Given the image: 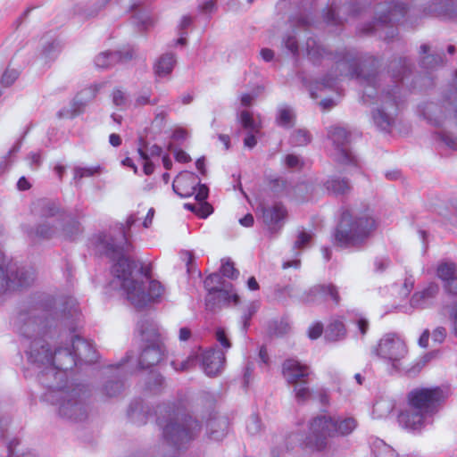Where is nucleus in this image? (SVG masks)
Masks as SVG:
<instances>
[{"label":"nucleus","mask_w":457,"mask_h":457,"mask_svg":"<svg viewBox=\"0 0 457 457\" xmlns=\"http://www.w3.org/2000/svg\"><path fill=\"white\" fill-rule=\"evenodd\" d=\"M291 27L293 28V34L296 33V30L308 29L313 26V21L310 17V13L299 14L293 17L290 20ZM283 46L294 55L297 56L299 54L298 41L295 35H287L283 38Z\"/></svg>","instance_id":"20"},{"label":"nucleus","mask_w":457,"mask_h":457,"mask_svg":"<svg viewBox=\"0 0 457 457\" xmlns=\"http://www.w3.org/2000/svg\"><path fill=\"white\" fill-rule=\"evenodd\" d=\"M196 362V356L191 354L187 357L185 360L179 361L176 359L171 361V366L176 371H186L188 370L191 367H193Z\"/></svg>","instance_id":"50"},{"label":"nucleus","mask_w":457,"mask_h":457,"mask_svg":"<svg viewBox=\"0 0 457 457\" xmlns=\"http://www.w3.org/2000/svg\"><path fill=\"white\" fill-rule=\"evenodd\" d=\"M197 184V177L193 172L184 171L174 179L172 189L178 195L186 198L195 194Z\"/></svg>","instance_id":"30"},{"label":"nucleus","mask_w":457,"mask_h":457,"mask_svg":"<svg viewBox=\"0 0 457 457\" xmlns=\"http://www.w3.org/2000/svg\"><path fill=\"white\" fill-rule=\"evenodd\" d=\"M311 374L310 367L296 359H287L282 364V375L289 385L307 381Z\"/></svg>","instance_id":"21"},{"label":"nucleus","mask_w":457,"mask_h":457,"mask_svg":"<svg viewBox=\"0 0 457 457\" xmlns=\"http://www.w3.org/2000/svg\"><path fill=\"white\" fill-rule=\"evenodd\" d=\"M357 423L353 418H336L327 414H320L313 418L310 423L309 436L303 440L299 433H292L286 438L285 450L294 449L297 445L311 450L321 451L328 445V438L336 436H347L356 428Z\"/></svg>","instance_id":"4"},{"label":"nucleus","mask_w":457,"mask_h":457,"mask_svg":"<svg viewBox=\"0 0 457 457\" xmlns=\"http://www.w3.org/2000/svg\"><path fill=\"white\" fill-rule=\"evenodd\" d=\"M133 58V51L127 49L125 51H106L100 53L95 58V64L98 68H109L116 63H124Z\"/></svg>","instance_id":"31"},{"label":"nucleus","mask_w":457,"mask_h":457,"mask_svg":"<svg viewBox=\"0 0 457 457\" xmlns=\"http://www.w3.org/2000/svg\"><path fill=\"white\" fill-rule=\"evenodd\" d=\"M429 415L424 413L422 411L411 407L401 411L398 415L399 424L409 430H419L428 422Z\"/></svg>","instance_id":"25"},{"label":"nucleus","mask_w":457,"mask_h":457,"mask_svg":"<svg viewBox=\"0 0 457 457\" xmlns=\"http://www.w3.org/2000/svg\"><path fill=\"white\" fill-rule=\"evenodd\" d=\"M127 102H128L127 96L124 92H122L120 89H115L112 92V103L116 106H118L120 108H124L127 105Z\"/></svg>","instance_id":"61"},{"label":"nucleus","mask_w":457,"mask_h":457,"mask_svg":"<svg viewBox=\"0 0 457 457\" xmlns=\"http://www.w3.org/2000/svg\"><path fill=\"white\" fill-rule=\"evenodd\" d=\"M176 64V57L173 54H165L162 55L154 64V72L158 77H166L170 75Z\"/></svg>","instance_id":"36"},{"label":"nucleus","mask_w":457,"mask_h":457,"mask_svg":"<svg viewBox=\"0 0 457 457\" xmlns=\"http://www.w3.org/2000/svg\"><path fill=\"white\" fill-rule=\"evenodd\" d=\"M407 6L403 3L392 2L379 4L376 8L377 17L365 25L361 32L367 35H377L385 41L392 40L397 35V29L393 26L407 14Z\"/></svg>","instance_id":"8"},{"label":"nucleus","mask_w":457,"mask_h":457,"mask_svg":"<svg viewBox=\"0 0 457 457\" xmlns=\"http://www.w3.org/2000/svg\"><path fill=\"white\" fill-rule=\"evenodd\" d=\"M261 428L262 423L260 418L257 415H252L246 423L247 432L253 436L258 434L261 431Z\"/></svg>","instance_id":"58"},{"label":"nucleus","mask_w":457,"mask_h":457,"mask_svg":"<svg viewBox=\"0 0 457 457\" xmlns=\"http://www.w3.org/2000/svg\"><path fill=\"white\" fill-rule=\"evenodd\" d=\"M375 228L376 220L369 207L345 211L335 230V241L341 247L361 248Z\"/></svg>","instance_id":"7"},{"label":"nucleus","mask_w":457,"mask_h":457,"mask_svg":"<svg viewBox=\"0 0 457 457\" xmlns=\"http://www.w3.org/2000/svg\"><path fill=\"white\" fill-rule=\"evenodd\" d=\"M60 51V43L53 39L43 46L42 54L46 59H53Z\"/></svg>","instance_id":"54"},{"label":"nucleus","mask_w":457,"mask_h":457,"mask_svg":"<svg viewBox=\"0 0 457 457\" xmlns=\"http://www.w3.org/2000/svg\"><path fill=\"white\" fill-rule=\"evenodd\" d=\"M42 384L50 389L48 399L56 406L60 418L70 421H82L87 417L91 391L84 384L48 383Z\"/></svg>","instance_id":"5"},{"label":"nucleus","mask_w":457,"mask_h":457,"mask_svg":"<svg viewBox=\"0 0 457 457\" xmlns=\"http://www.w3.org/2000/svg\"><path fill=\"white\" fill-rule=\"evenodd\" d=\"M101 166H92V167H81L75 166L73 168V179L79 180L83 178L93 177L101 172Z\"/></svg>","instance_id":"47"},{"label":"nucleus","mask_w":457,"mask_h":457,"mask_svg":"<svg viewBox=\"0 0 457 457\" xmlns=\"http://www.w3.org/2000/svg\"><path fill=\"white\" fill-rule=\"evenodd\" d=\"M373 453L376 457H396L395 451L383 441L376 443Z\"/></svg>","instance_id":"51"},{"label":"nucleus","mask_w":457,"mask_h":457,"mask_svg":"<svg viewBox=\"0 0 457 457\" xmlns=\"http://www.w3.org/2000/svg\"><path fill=\"white\" fill-rule=\"evenodd\" d=\"M326 189L336 195H345L351 190L349 181L345 179L331 177L324 183Z\"/></svg>","instance_id":"38"},{"label":"nucleus","mask_w":457,"mask_h":457,"mask_svg":"<svg viewBox=\"0 0 457 457\" xmlns=\"http://www.w3.org/2000/svg\"><path fill=\"white\" fill-rule=\"evenodd\" d=\"M262 89V87H258L252 93L243 94L240 97L241 104L245 107L251 106L254 99L260 95Z\"/></svg>","instance_id":"60"},{"label":"nucleus","mask_w":457,"mask_h":457,"mask_svg":"<svg viewBox=\"0 0 457 457\" xmlns=\"http://www.w3.org/2000/svg\"><path fill=\"white\" fill-rule=\"evenodd\" d=\"M204 287L208 290H219L221 288H232L229 282H226L219 273H212L204 279Z\"/></svg>","instance_id":"42"},{"label":"nucleus","mask_w":457,"mask_h":457,"mask_svg":"<svg viewBox=\"0 0 457 457\" xmlns=\"http://www.w3.org/2000/svg\"><path fill=\"white\" fill-rule=\"evenodd\" d=\"M311 141L312 135L305 129L294 130L289 138V142L293 146H304Z\"/></svg>","instance_id":"44"},{"label":"nucleus","mask_w":457,"mask_h":457,"mask_svg":"<svg viewBox=\"0 0 457 457\" xmlns=\"http://www.w3.org/2000/svg\"><path fill=\"white\" fill-rule=\"evenodd\" d=\"M438 292L439 287L436 283H430L423 290L411 296V304L415 308H426L432 303Z\"/></svg>","instance_id":"33"},{"label":"nucleus","mask_w":457,"mask_h":457,"mask_svg":"<svg viewBox=\"0 0 457 457\" xmlns=\"http://www.w3.org/2000/svg\"><path fill=\"white\" fill-rule=\"evenodd\" d=\"M305 52L314 64L323 60L334 62L330 72L317 82V89H333L345 77L357 79L363 87L362 102L375 105L371 111L374 125L383 131L392 128L403 102L402 86L412 70V63L408 58L400 57L390 62L389 77L393 85H384L385 75L378 71L379 60L374 55L347 48L330 52L312 37L306 40Z\"/></svg>","instance_id":"1"},{"label":"nucleus","mask_w":457,"mask_h":457,"mask_svg":"<svg viewBox=\"0 0 457 457\" xmlns=\"http://www.w3.org/2000/svg\"><path fill=\"white\" fill-rule=\"evenodd\" d=\"M137 220L135 214H130L126 225H117V236L114 233L100 232L91 238V242L99 253L114 262L112 272L120 280L128 300L140 309L160 302L164 287L159 281L150 278L146 268L126 256L132 249L128 239L129 230Z\"/></svg>","instance_id":"3"},{"label":"nucleus","mask_w":457,"mask_h":457,"mask_svg":"<svg viewBox=\"0 0 457 457\" xmlns=\"http://www.w3.org/2000/svg\"><path fill=\"white\" fill-rule=\"evenodd\" d=\"M97 93L96 87H90L81 90L73 99L70 109H62L59 116L62 118H73L80 114L86 105L92 101Z\"/></svg>","instance_id":"24"},{"label":"nucleus","mask_w":457,"mask_h":457,"mask_svg":"<svg viewBox=\"0 0 457 457\" xmlns=\"http://www.w3.org/2000/svg\"><path fill=\"white\" fill-rule=\"evenodd\" d=\"M220 272L222 277H227L230 279H236L239 276V271L234 267V263L229 260L222 262Z\"/></svg>","instance_id":"56"},{"label":"nucleus","mask_w":457,"mask_h":457,"mask_svg":"<svg viewBox=\"0 0 457 457\" xmlns=\"http://www.w3.org/2000/svg\"><path fill=\"white\" fill-rule=\"evenodd\" d=\"M445 395L440 387L416 388L408 395L409 404L432 417Z\"/></svg>","instance_id":"14"},{"label":"nucleus","mask_w":457,"mask_h":457,"mask_svg":"<svg viewBox=\"0 0 457 457\" xmlns=\"http://www.w3.org/2000/svg\"><path fill=\"white\" fill-rule=\"evenodd\" d=\"M19 77V71L15 69H6L1 78V84L4 87L12 86Z\"/></svg>","instance_id":"57"},{"label":"nucleus","mask_w":457,"mask_h":457,"mask_svg":"<svg viewBox=\"0 0 457 457\" xmlns=\"http://www.w3.org/2000/svg\"><path fill=\"white\" fill-rule=\"evenodd\" d=\"M137 152L141 157V159L144 161L143 170L144 173L145 175H151L154 170V166L152 162L149 161V156L147 154V152H145L142 145H140L137 149Z\"/></svg>","instance_id":"59"},{"label":"nucleus","mask_w":457,"mask_h":457,"mask_svg":"<svg viewBox=\"0 0 457 457\" xmlns=\"http://www.w3.org/2000/svg\"><path fill=\"white\" fill-rule=\"evenodd\" d=\"M443 286L448 294L457 295V274Z\"/></svg>","instance_id":"64"},{"label":"nucleus","mask_w":457,"mask_h":457,"mask_svg":"<svg viewBox=\"0 0 457 457\" xmlns=\"http://www.w3.org/2000/svg\"><path fill=\"white\" fill-rule=\"evenodd\" d=\"M231 288H221L219 290H208L205 298L206 308L210 311H215L221 306L234 303H239V296L236 293H232Z\"/></svg>","instance_id":"27"},{"label":"nucleus","mask_w":457,"mask_h":457,"mask_svg":"<svg viewBox=\"0 0 457 457\" xmlns=\"http://www.w3.org/2000/svg\"><path fill=\"white\" fill-rule=\"evenodd\" d=\"M328 137L331 141L330 154L338 164L359 167V159L351 147V133L345 127L333 125L328 129Z\"/></svg>","instance_id":"10"},{"label":"nucleus","mask_w":457,"mask_h":457,"mask_svg":"<svg viewBox=\"0 0 457 457\" xmlns=\"http://www.w3.org/2000/svg\"><path fill=\"white\" fill-rule=\"evenodd\" d=\"M111 0H99L97 2V7L90 10H85L84 7L78 5L75 8V12L78 15H80L84 18H90L98 13V12L104 8ZM117 4H120L125 7L128 11L134 10L137 5H139V0H115Z\"/></svg>","instance_id":"34"},{"label":"nucleus","mask_w":457,"mask_h":457,"mask_svg":"<svg viewBox=\"0 0 457 457\" xmlns=\"http://www.w3.org/2000/svg\"><path fill=\"white\" fill-rule=\"evenodd\" d=\"M131 359L130 355H127L122 363L111 366L106 371V379L103 385V394L108 397L118 395L124 387L123 378L128 370V363Z\"/></svg>","instance_id":"16"},{"label":"nucleus","mask_w":457,"mask_h":457,"mask_svg":"<svg viewBox=\"0 0 457 457\" xmlns=\"http://www.w3.org/2000/svg\"><path fill=\"white\" fill-rule=\"evenodd\" d=\"M311 239H312L311 234H309L305 231H301L298 234L297 239L295 240V242L294 244V248L295 249L304 248L309 244Z\"/></svg>","instance_id":"62"},{"label":"nucleus","mask_w":457,"mask_h":457,"mask_svg":"<svg viewBox=\"0 0 457 457\" xmlns=\"http://www.w3.org/2000/svg\"><path fill=\"white\" fill-rule=\"evenodd\" d=\"M147 412L148 409L145 410L141 401H135L131 403L128 409V416L130 421L137 425H143L146 423Z\"/></svg>","instance_id":"37"},{"label":"nucleus","mask_w":457,"mask_h":457,"mask_svg":"<svg viewBox=\"0 0 457 457\" xmlns=\"http://www.w3.org/2000/svg\"><path fill=\"white\" fill-rule=\"evenodd\" d=\"M260 308V302L253 301L249 303L246 307L245 312L243 313L241 319L243 323V330L246 331L248 327L250 326V320L252 317L257 312Z\"/></svg>","instance_id":"49"},{"label":"nucleus","mask_w":457,"mask_h":457,"mask_svg":"<svg viewBox=\"0 0 457 457\" xmlns=\"http://www.w3.org/2000/svg\"><path fill=\"white\" fill-rule=\"evenodd\" d=\"M263 223L270 233H277L284 226L287 211L282 203L277 202L272 205L260 206Z\"/></svg>","instance_id":"18"},{"label":"nucleus","mask_w":457,"mask_h":457,"mask_svg":"<svg viewBox=\"0 0 457 457\" xmlns=\"http://www.w3.org/2000/svg\"><path fill=\"white\" fill-rule=\"evenodd\" d=\"M454 90L445 97L443 106L436 103H426L420 106V114L431 125L438 127L446 119V112H453L457 120V70L454 71Z\"/></svg>","instance_id":"12"},{"label":"nucleus","mask_w":457,"mask_h":457,"mask_svg":"<svg viewBox=\"0 0 457 457\" xmlns=\"http://www.w3.org/2000/svg\"><path fill=\"white\" fill-rule=\"evenodd\" d=\"M328 300L336 305L340 303L338 289L333 284L313 286L301 296V301L307 304H321Z\"/></svg>","instance_id":"17"},{"label":"nucleus","mask_w":457,"mask_h":457,"mask_svg":"<svg viewBox=\"0 0 457 457\" xmlns=\"http://www.w3.org/2000/svg\"><path fill=\"white\" fill-rule=\"evenodd\" d=\"M59 237L74 240L82 233V227L79 221L71 213L63 212L58 222Z\"/></svg>","instance_id":"32"},{"label":"nucleus","mask_w":457,"mask_h":457,"mask_svg":"<svg viewBox=\"0 0 457 457\" xmlns=\"http://www.w3.org/2000/svg\"><path fill=\"white\" fill-rule=\"evenodd\" d=\"M237 119L244 129L247 132L261 133L262 125L254 120L252 112L244 110L239 112Z\"/></svg>","instance_id":"41"},{"label":"nucleus","mask_w":457,"mask_h":457,"mask_svg":"<svg viewBox=\"0 0 457 457\" xmlns=\"http://www.w3.org/2000/svg\"><path fill=\"white\" fill-rule=\"evenodd\" d=\"M70 345L79 363H92L96 361V352L90 342L84 340L79 336H72Z\"/></svg>","instance_id":"29"},{"label":"nucleus","mask_w":457,"mask_h":457,"mask_svg":"<svg viewBox=\"0 0 457 457\" xmlns=\"http://www.w3.org/2000/svg\"><path fill=\"white\" fill-rule=\"evenodd\" d=\"M225 361V353L213 348L205 351L201 356L203 370L209 377L218 376L224 368Z\"/></svg>","instance_id":"22"},{"label":"nucleus","mask_w":457,"mask_h":457,"mask_svg":"<svg viewBox=\"0 0 457 457\" xmlns=\"http://www.w3.org/2000/svg\"><path fill=\"white\" fill-rule=\"evenodd\" d=\"M35 280L33 268L8 262L0 248V295L29 287Z\"/></svg>","instance_id":"9"},{"label":"nucleus","mask_w":457,"mask_h":457,"mask_svg":"<svg viewBox=\"0 0 457 457\" xmlns=\"http://www.w3.org/2000/svg\"><path fill=\"white\" fill-rule=\"evenodd\" d=\"M26 232L28 237L33 242L59 237L58 221L43 220L35 227L29 228Z\"/></svg>","instance_id":"28"},{"label":"nucleus","mask_w":457,"mask_h":457,"mask_svg":"<svg viewBox=\"0 0 457 457\" xmlns=\"http://www.w3.org/2000/svg\"><path fill=\"white\" fill-rule=\"evenodd\" d=\"M151 342L144 347L138 359V369H149L158 364L163 355V349L154 329L149 333Z\"/></svg>","instance_id":"19"},{"label":"nucleus","mask_w":457,"mask_h":457,"mask_svg":"<svg viewBox=\"0 0 457 457\" xmlns=\"http://www.w3.org/2000/svg\"><path fill=\"white\" fill-rule=\"evenodd\" d=\"M348 316L350 322L358 328L361 335L365 336L370 327L369 320L357 311L348 312Z\"/></svg>","instance_id":"45"},{"label":"nucleus","mask_w":457,"mask_h":457,"mask_svg":"<svg viewBox=\"0 0 457 457\" xmlns=\"http://www.w3.org/2000/svg\"><path fill=\"white\" fill-rule=\"evenodd\" d=\"M346 328L343 321L335 320L329 323L325 331V337L329 341H337L345 337Z\"/></svg>","instance_id":"39"},{"label":"nucleus","mask_w":457,"mask_h":457,"mask_svg":"<svg viewBox=\"0 0 457 457\" xmlns=\"http://www.w3.org/2000/svg\"><path fill=\"white\" fill-rule=\"evenodd\" d=\"M79 364L70 345L65 347L59 346L53 352V361L50 364L49 371L42 374L41 382L45 381V376L54 377L56 382L63 383L66 378L65 371L73 369Z\"/></svg>","instance_id":"15"},{"label":"nucleus","mask_w":457,"mask_h":457,"mask_svg":"<svg viewBox=\"0 0 457 457\" xmlns=\"http://www.w3.org/2000/svg\"><path fill=\"white\" fill-rule=\"evenodd\" d=\"M395 408V403L388 399H380L373 405V415L378 419L387 417Z\"/></svg>","instance_id":"43"},{"label":"nucleus","mask_w":457,"mask_h":457,"mask_svg":"<svg viewBox=\"0 0 457 457\" xmlns=\"http://www.w3.org/2000/svg\"><path fill=\"white\" fill-rule=\"evenodd\" d=\"M228 420L227 417L211 412L206 420V436L210 440L221 441L228 434Z\"/></svg>","instance_id":"26"},{"label":"nucleus","mask_w":457,"mask_h":457,"mask_svg":"<svg viewBox=\"0 0 457 457\" xmlns=\"http://www.w3.org/2000/svg\"><path fill=\"white\" fill-rule=\"evenodd\" d=\"M197 185L195 190V200L201 204L204 203L209 195V188L205 185L200 184V180L197 179Z\"/></svg>","instance_id":"63"},{"label":"nucleus","mask_w":457,"mask_h":457,"mask_svg":"<svg viewBox=\"0 0 457 457\" xmlns=\"http://www.w3.org/2000/svg\"><path fill=\"white\" fill-rule=\"evenodd\" d=\"M80 316L78 303L72 297H68L62 303L60 312L54 309L53 301L49 297L23 303L13 318L12 325L23 337L22 344L28 361L49 371L53 351L44 337L53 327L59 324L67 328L71 333L75 332Z\"/></svg>","instance_id":"2"},{"label":"nucleus","mask_w":457,"mask_h":457,"mask_svg":"<svg viewBox=\"0 0 457 457\" xmlns=\"http://www.w3.org/2000/svg\"><path fill=\"white\" fill-rule=\"evenodd\" d=\"M294 386L293 393L297 403H303L311 397V389L308 386V382L303 381L292 385Z\"/></svg>","instance_id":"48"},{"label":"nucleus","mask_w":457,"mask_h":457,"mask_svg":"<svg viewBox=\"0 0 457 457\" xmlns=\"http://www.w3.org/2000/svg\"><path fill=\"white\" fill-rule=\"evenodd\" d=\"M163 383V377L159 373L153 372L146 381V388L153 393H158L162 387Z\"/></svg>","instance_id":"53"},{"label":"nucleus","mask_w":457,"mask_h":457,"mask_svg":"<svg viewBox=\"0 0 457 457\" xmlns=\"http://www.w3.org/2000/svg\"><path fill=\"white\" fill-rule=\"evenodd\" d=\"M430 46L423 44L420 47V66L427 70H432L443 62L442 54H430Z\"/></svg>","instance_id":"35"},{"label":"nucleus","mask_w":457,"mask_h":457,"mask_svg":"<svg viewBox=\"0 0 457 457\" xmlns=\"http://www.w3.org/2000/svg\"><path fill=\"white\" fill-rule=\"evenodd\" d=\"M367 4L368 0H345L343 5L339 6L336 1H332L323 9V21L328 26H341L349 18L361 13Z\"/></svg>","instance_id":"13"},{"label":"nucleus","mask_w":457,"mask_h":457,"mask_svg":"<svg viewBox=\"0 0 457 457\" xmlns=\"http://www.w3.org/2000/svg\"><path fill=\"white\" fill-rule=\"evenodd\" d=\"M436 274L444 285L445 282L457 275L456 266L453 262H442L437 267Z\"/></svg>","instance_id":"46"},{"label":"nucleus","mask_w":457,"mask_h":457,"mask_svg":"<svg viewBox=\"0 0 457 457\" xmlns=\"http://www.w3.org/2000/svg\"><path fill=\"white\" fill-rule=\"evenodd\" d=\"M276 121L279 126L287 129L293 127L295 124L293 109L286 104L278 106Z\"/></svg>","instance_id":"40"},{"label":"nucleus","mask_w":457,"mask_h":457,"mask_svg":"<svg viewBox=\"0 0 457 457\" xmlns=\"http://www.w3.org/2000/svg\"><path fill=\"white\" fill-rule=\"evenodd\" d=\"M32 212L42 220H49V219L55 218L54 221L59 222L62 213L66 212V211L62 209L56 201L41 198L33 203Z\"/></svg>","instance_id":"23"},{"label":"nucleus","mask_w":457,"mask_h":457,"mask_svg":"<svg viewBox=\"0 0 457 457\" xmlns=\"http://www.w3.org/2000/svg\"><path fill=\"white\" fill-rule=\"evenodd\" d=\"M184 207L197 213L201 218H206L212 212V207L208 203L204 202L199 205L192 204H185Z\"/></svg>","instance_id":"52"},{"label":"nucleus","mask_w":457,"mask_h":457,"mask_svg":"<svg viewBox=\"0 0 457 457\" xmlns=\"http://www.w3.org/2000/svg\"><path fill=\"white\" fill-rule=\"evenodd\" d=\"M158 426L164 441L177 448L185 447L199 433L201 426L192 416L182 413L170 405H159L155 411Z\"/></svg>","instance_id":"6"},{"label":"nucleus","mask_w":457,"mask_h":457,"mask_svg":"<svg viewBox=\"0 0 457 457\" xmlns=\"http://www.w3.org/2000/svg\"><path fill=\"white\" fill-rule=\"evenodd\" d=\"M436 137L449 149L457 151V137L448 131H441L436 134Z\"/></svg>","instance_id":"55"},{"label":"nucleus","mask_w":457,"mask_h":457,"mask_svg":"<svg viewBox=\"0 0 457 457\" xmlns=\"http://www.w3.org/2000/svg\"><path fill=\"white\" fill-rule=\"evenodd\" d=\"M371 353L390 365L392 369L398 370L402 366V361L408 353V348L398 334L387 333L379 339Z\"/></svg>","instance_id":"11"}]
</instances>
